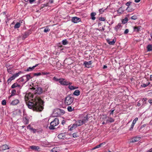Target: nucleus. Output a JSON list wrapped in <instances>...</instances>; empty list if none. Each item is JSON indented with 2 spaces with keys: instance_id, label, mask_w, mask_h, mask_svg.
Here are the masks:
<instances>
[{
  "instance_id": "obj_30",
  "label": "nucleus",
  "mask_w": 152,
  "mask_h": 152,
  "mask_svg": "<svg viewBox=\"0 0 152 152\" xmlns=\"http://www.w3.org/2000/svg\"><path fill=\"white\" fill-rule=\"evenodd\" d=\"M121 27V23H119L118 25L116 26L115 28V29L117 31L119 28H120Z\"/></svg>"
},
{
  "instance_id": "obj_35",
  "label": "nucleus",
  "mask_w": 152,
  "mask_h": 152,
  "mask_svg": "<svg viewBox=\"0 0 152 152\" xmlns=\"http://www.w3.org/2000/svg\"><path fill=\"white\" fill-rule=\"evenodd\" d=\"M67 110L69 112H72L74 110V108L71 106H69L67 107Z\"/></svg>"
},
{
  "instance_id": "obj_54",
  "label": "nucleus",
  "mask_w": 152,
  "mask_h": 152,
  "mask_svg": "<svg viewBox=\"0 0 152 152\" xmlns=\"http://www.w3.org/2000/svg\"><path fill=\"white\" fill-rule=\"evenodd\" d=\"M114 110H111V112H110V115L111 114H113V112L114 111Z\"/></svg>"
},
{
  "instance_id": "obj_43",
  "label": "nucleus",
  "mask_w": 152,
  "mask_h": 152,
  "mask_svg": "<svg viewBox=\"0 0 152 152\" xmlns=\"http://www.w3.org/2000/svg\"><path fill=\"white\" fill-rule=\"evenodd\" d=\"M42 75V73H35L34 74V76H39Z\"/></svg>"
},
{
  "instance_id": "obj_40",
  "label": "nucleus",
  "mask_w": 152,
  "mask_h": 152,
  "mask_svg": "<svg viewBox=\"0 0 152 152\" xmlns=\"http://www.w3.org/2000/svg\"><path fill=\"white\" fill-rule=\"evenodd\" d=\"M50 30L48 28H46L45 29L44 31L45 32H48Z\"/></svg>"
},
{
  "instance_id": "obj_5",
  "label": "nucleus",
  "mask_w": 152,
  "mask_h": 152,
  "mask_svg": "<svg viewBox=\"0 0 152 152\" xmlns=\"http://www.w3.org/2000/svg\"><path fill=\"white\" fill-rule=\"evenodd\" d=\"M59 83L62 85L66 86L70 84V83L67 81L65 79L61 78L60 79Z\"/></svg>"
},
{
  "instance_id": "obj_32",
  "label": "nucleus",
  "mask_w": 152,
  "mask_h": 152,
  "mask_svg": "<svg viewBox=\"0 0 152 152\" xmlns=\"http://www.w3.org/2000/svg\"><path fill=\"white\" fill-rule=\"evenodd\" d=\"M14 79H15L14 78V77L12 76V77H10L8 79L7 81L8 83H9L11 82L12 80H14Z\"/></svg>"
},
{
  "instance_id": "obj_2",
  "label": "nucleus",
  "mask_w": 152,
  "mask_h": 152,
  "mask_svg": "<svg viewBox=\"0 0 152 152\" xmlns=\"http://www.w3.org/2000/svg\"><path fill=\"white\" fill-rule=\"evenodd\" d=\"M88 120L87 115L81 116L80 117L79 119L76 122L75 124L77 126H81L83 124L87 122Z\"/></svg>"
},
{
  "instance_id": "obj_19",
  "label": "nucleus",
  "mask_w": 152,
  "mask_h": 152,
  "mask_svg": "<svg viewBox=\"0 0 152 152\" xmlns=\"http://www.w3.org/2000/svg\"><path fill=\"white\" fill-rule=\"evenodd\" d=\"M141 27H140V26H139V27L135 26V27H134V28H134V31H135V32H138L139 31H140Z\"/></svg>"
},
{
  "instance_id": "obj_48",
  "label": "nucleus",
  "mask_w": 152,
  "mask_h": 152,
  "mask_svg": "<svg viewBox=\"0 0 152 152\" xmlns=\"http://www.w3.org/2000/svg\"><path fill=\"white\" fill-rule=\"evenodd\" d=\"M129 32V30L128 29H127L124 32V34H127Z\"/></svg>"
},
{
  "instance_id": "obj_37",
  "label": "nucleus",
  "mask_w": 152,
  "mask_h": 152,
  "mask_svg": "<svg viewBox=\"0 0 152 152\" xmlns=\"http://www.w3.org/2000/svg\"><path fill=\"white\" fill-rule=\"evenodd\" d=\"M62 44L64 45H66L68 43V42L66 39L63 40L62 41Z\"/></svg>"
},
{
  "instance_id": "obj_15",
  "label": "nucleus",
  "mask_w": 152,
  "mask_h": 152,
  "mask_svg": "<svg viewBox=\"0 0 152 152\" xmlns=\"http://www.w3.org/2000/svg\"><path fill=\"white\" fill-rule=\"evenodd\" d=\"M70 83V84H69L68 88L70 90H72L78 88L77 87L72 86L71 85L72 83Z\"/></svg>"
},
{
  "instance_id": "obj_13",
  "label": "nucleus",
  "mask_w": 152,
  "mask_h": 152,
  "mask_svg": "<svg viewBox=\"0 0 152 152\" xmlns=\"http://www.w3.org/2000/svg\"><path fill=\"white\" fill-rule=\"evenodd\" d=\"M140 139V137H136L133 138L131 141V142H134L138 141Z\"/></svg>"
},
{
  "instance_id": "obj_34",
  "label": "nucleus",
  "mask_w": 152,
  "mask_h": 152,
  "mask_svg": "<svg viewBox=\"0 0 152 152\" xmlns=\"http://www.w3.org/2000/svg\"><path fill=\"white\" fill-rule=\"evenodd\" d=\"M150 83L149 82H148V83H147L146 84L142 83L141 85V86L142 87H145L147 86L149 84H150Z\"/></svg>"
},
{
  "instance_id": "obj_11",
  "label": "nucleus",
  "mask_w": 152,
  "mask_h": 152,
  "mask_svg": "<svg viewBox=\"0 0 152 152\" xmlns=\"http://www.w3.org/2000/svg\"><path fill=\"white\" fill-rule=\"evenodd\" d=\"M58 138L60 139H64L65 137V133H64L60 134L58 136Z\"/></svg>"
},
{
  "instance_id": "obj_21",
  "label": "nucleus",
  "mask_w": 152,
  "mask_h": 152,
  "mask_svg": "<svg viewBox=\"0 0 152 152\" xmlns=\"http://www.w3.org/2000/svg\"><path fill=\"white\" fill-rule=\"evenodd\" d=\"M147 48L148 51H152V45L149 44L147 46Z\"/></svg>"
},
{
  "instance_id": "obj_14",
  "label": "nucleus",
  "mask_w": 152,
  "mask_h": 152,
  "mask_svg": "<svg viewBox=\"0 0 152 152\" xmlns=\"http://www.w3.org/2000/svg\"><path fill=\"white\" fill-rule=\"evenodd\" d=\"M59 149L58 147H55L50 150L51 152H58L59 151Z\"/></svg>"
},
{
  "instance_id": "obj_45",
  "label": "nucleus",
  "mask_w": 152,
  "mask_h": 152,
  "mask_svg": "<svg viewBox=\"0 0 152 152\" xmlns=\"http://www.w3.org/2000/svg\"><path fill=\"white\" fill-rule=\"evenodd\" d=\"M137 17L136 16H133L131 17V19L133 20H136L137 19Z\"/></svg>"
},
{
  "instance_id": "obj_58",
  "label": "nucleus",
  "mask_w": 152,
  "mask_h": 152,
  "mask_svg": "<svg viewBox=\"0 0 152 152\" xmlns=\"http://www.w3.org/2000/svg\"><path fill=\"white\" fill-rule=\"evenodd\" d=\"M134 120L136 122L138 120V118H136Z\"/></svg>"
},
{
  "instance_id": "obj_10",
  "label": "nucleus",
  "mask_w": 152,
  "mask_h": 152,
  "mask_svg": "<svg viewBox=\"0 0 152 152\" xmlns=\"http://www.w3.org/2000/svg\"><path fill=\"white\" fill-rule=\"evenodd\" d=\"M19 100L17 99H15L12 100L10 102V104L12 105L17 104L19 102Z\"/></svg>"
},
{
  "instance_id": "obj_51",
  "label": "nucleus",
  "mask_w": 152,
  "mask_h": 152,
  "mask_svg": "<svg viewBox=\"0 0 152 152\" xmlns=\"http://www.w3.org/2000/svg\"><path fill=\"white\" fill-rule=\"evenodd\" d=\"M31 130H32V132L34 133H35L37 131L36 129H33V128Z\"/></svg>"
},
{
  "instance_id": "obj_31",
  "label": "nucleus",
  "mask_w": 152,
  "mask_h": 152,
  "mask_svg": "<svg viewBox=\"0 0 152 152\" xmlns=\"http://www.w3.org/2000/svg\"><path fill=\"white\" fill-rule=\"evenodd\" d=\"M20 23L17 22L14 26V28H18L20 26Z\"/></svg>"
},
{
  "instance_id": "obj_47",
  "label": "nucleus",
  "mask_w": 152,
  "mask_h": 152,
  "mask_svg": "<svg viewBox=\"0 0 152 152\" xmlns=\"http://www.w3.org/2000/svg\"><path fill=\"white\" fill-rule=\"evenodd\" d=\"M53 80L56 81H59L60 80V79H58L55 77H53Z\"/></svg>"
},
{
  "instance_id": "obj_42",
  "label": "nucleus",
  "mask_w": 152,
  "mask_h": 152,
  "mask_svg": "<svg viewBox=\"0 0 152 152\" xmlns=\"http://www.w3.org/2000/svg\"><path fill=\"white\" fill-rule=\"evenodd\" d=\"M41 73H42V75H47L50 74V73L49 72H43Z\"/></svg>"
},
{
  "instance_id": "obj_57",
  "label": "nucleus",
  "mask_w": 152,
  "mask_h": 152,
  "mask_svg": "<svg viewBox=\"0 0 152 152\" xmlns=\"http://www.w3.org/2000/svg\"><path fill=\"white\" fill-rule=\"evenodd\" d=\"M136 121H135L134 120L133 121V122L132 123V124H135L136 123Z\"/></svg>"
},
{
  "instance_id": "obj_4",
  "label": "nucleus",
  "mask_w": 152,
  "mask_h": 152,
  "mask_svg": "<svg viewBox=\"0 0 152 152\" xmlns=\"http://www.w3.org/2000/svg\"><path fill=\"white\" fill-rule=\"evenodd\" d=\"M74 100L73 98L70 95L67 96L66 98L64 103L66 105H69L71 104Z\"/></svg>"
},
{
  "instance_id": "obj_18",
  "label": "nucleus",
  "mask_w": 152,
  "mask_h": 152,
  "mask_svg": "<svg viewBox=\"0 0 152 152\" xmlns=\"http://www.w3.org/2000/svg\"><path fill=\"white\" fill-rule=\"evenodd\" d=\"M30 148L33 150H38L39 149V146L35 145H32L30 146Z\"/></svg>"
},
{
  "instance_id": "obj_28",
  "label": "nucleus",
  "mask_w": 152,
  "mask_h": 152,
  "mask_svg": "<svg viewBox=\"0 0 152 152\" xmlns=\"http://www.w3.org/2000/svg\"><path fill=\"white\" fill-rule=\"evenodd\" d=\"M16 93V91L15 90H13L12 91L11 94V95L9 97V98H10L11 97L13 96L14 95H15Z\"/></svg>"
},
{
  "instance_id": "obj_16",
  "label": "nucleus",
  "mask_w": 152,
  "mask_h": 152,
  "mask_svg": "<svg viewBox=\"0 0 152 152\" xmlns=\"http://www.w3.org/2000/svg\"><path fill=\"white\" fill-rule=\"evenodd\" d=\"M1 148L2 150H4L9 149V146L7 145L6 144L2 145L1 146Z\"/></svg>"
},
{
  "instance_id": "obj_23",
  "label": "nucleus",
  "mask_w": 152,
  "mask_h": 152,
  "mask_svg": "<svg viewBox=\"0 0 152 152\" xmlns=\"http://www.w3.org/2000/svg\"><path fill=\"white\" fill-rule=\"evenodd\" d=\"M80 94V91L79 90H77L74 91L73 93V94L76 96H78Z\"/></svg>"
},
{
  "instance_id": "obj_52",
  "label": "nucleus",
  "mask_w": 152,
  "mask_h": 152,
  "mask_svg": "<svg viewBox=\"0 0 152 152\" xmlns=\"http://www.w3.org/2000/svg\"><path fill=\"white\" fill-rule=\"evenodd\" d=\"M146 98H143L142 100V101L144 102H145L146 100Z\"/></svg>"
},
{
  "instance_id": "obj_56",
  "label": "nucleus",
  "mask_w": 152,
  "mask_h": 152,
  "mask_svg": "<svg viewBox=\"0 0 152 152\" xmlns=\"http://www.w3.org/2000/svg\"><path fill=\"white\" fill-rule=\"evenodd\" d=\"M152 152V148L150 149L149 150L147 151V152Z\"/></svg>"
},
{
  "instance_id": "obj_3",
  "label": "nucleus",
  "mask_w": 152,
  "mask_h": 152,
  "mask_svg": "<svg viewBox=\"0 0 152 152\" xmlns=\"http://www.w3.org/2000/svg\"><path fill=\"white\" fill-rule=\"evenodd\" d=\"M59 124V121L58 118H56L50 123V126L49 128L50 129H53L54 127Z\"/></svg>"
},
{
  "instance_id": "obj_29",
  "label": "nucleus",
  "mask_w": 152,
  "mask_h": 152,
  "mask_svg": "<svg viewBox=\"0 0 152 152\" xmlns=\"http://www.w3.org/2000/svg\"><path fill=\"white\" fill-rule=\"evenodd\" d=\"M117 12L118 13L120 14L123 13L124 12V11L123 10L122 8L121 7L119 8L117 10Z\"/></svg>"
},
{
  "instance_id": "obj_6",
  "label": "nucleus",
  "mask_w": 152,
  "mask_h": 152,
  "mask_svg": "<svg viewBox=\"0 0 152 152\" xmlns=\"http://www.w3.org/2000/svg\"><path fill=\"white\" fill-rule=\"evenodd\" d=\"M32 90V91H33V92L35 94H41L42 92V89L40 87H37L36 88H33Z\"/></svg>"
},
{
  "instance_id": "obj_12",
  "label": "nucleus",
  "mask_w": 152,
  "mask_h": 152,
  "mask_svg": "<svg viewBox=\"0 0 152 152\" xmlns=\"http://www.w3.org/2000/svg\"><path fill=\"white\" fill-rule=\"evenodd\" d=\"M107 43L109 44L113 45L115 44V42L116 40L114 39L113 40H110V39H107Z\"/></svg>"
},
{
  "instance_id": "obj_53",
  "label": "nucleus",
  "mask_w": 152,
  "mask_h": 152,
  "mask_svg": "<svg viewBox=\"0 0 152 152\" xmlns=\"http://www.w3.org/2000/svg\"><path fill=\"white\" fill-rule=\"evenodd\" d=\"M148 102L149 103H150V104H152V99H150L148 100Z\"/></svg>"
},
{
  "instance_id": "obj_9",
  "label": "nucleus",
  "mask_w": 152,
  "mask_h": 152,
  "mask_svg": "<svg viewBox=\"0 0 152 152\" xmlns=\"http://www.w3.org/2000/svg\"><path fill=\"white\" fill-rule=\"evenodd\" d=\"M72 21L75 23H77L80 21L81 19L77 17H74L72 18Z\"/></svg>"
},
{
  "instance_id": "obj_60",
  "label": "nucleus",
  "mask_w": 152,
  "mask_h": 152,
  "mask_svg": "<svg viewBox=\"0 0 152 152\" xmlns=\"http://www.w3.org/2000/svg\"><path fill=\"white\" fill-rule=\"evenodd\" d=\"M137 105L139 107L140 106L141 104L140 103L138 102Z\"/></svg>"
},
{
  "instance_id": "obj_26",
  "label": "nucleus",
  "mask_w": 152,
  "mask_h": 152,
  "mask_svg": "<svg viewBox=\"0 0 152 152\" xmlns=\"http://www.w3.org/2000/svg\"><path fill=\"white\" fill-rule=\"evenodd\" d=\"M114 121V120L113 118H112L111 117H109L108 118V119H107V122L111 123V122H113Z\"/></svg>"
},
{
  "instance_id": "obj_63",
  "label": "nucleus",
  "mask_w": 152,
  "mask_h": 152,
  "mask_svg": "<svg viewBox=\"0 0 152 152\" xmlns=\"http://www.w3.org/2000/svg\"><path fill=\"white\" fill-rule=\"evenodd\" d=\"M107 67V66H105V65L104 66H103V68L104 69L106 68Z\"/></svg>"
},
{
  "instance_id": "obj_24",
  "label": "nucleus",
  "mask_w": 152,
  "mask_h": 152,
  "mask_svg": "<svg viewBox=\"0 0 152 152\" xmlns=\"http://www.w3.org/2000/svg\"><path fill=\"white\" fill-rule=\"evenodd\" d=\"M77 126L76 124H73V125L71 127H69V130L70 131H72V130H73V129L76 128Z\"/></svg>"
},
{
  "instance_id": "obj_41",
  "label": "nucleus",
  "mask_w": 152,
  "mask_h": 152,
  "mask_svg": "<svg viewBox=\"0 0 152 152\" xmlns=\"http://www.w3.org/2000/svg\"><path fill=\"white\" fill-rule=\"evenodd\" d=\"M6 100H3L2 101L1 104L2 105H5L6 104Z\"/></svg>"
},
{
  "instance_id": "obj_49",
  "label": "nucleus",
  "mask_w": 152,
  "mask_h": 152,
  "mask_svg": "<svg viewBox=\"0 0 152 152\" xmlns=\"http://www.w3.org/2000/svg\"><path fill=\"white\" fill-rule=\"evenodd\" d=\"M73 137L75 138L76 137H77V134L75 133L73 134Z\"/></svg>"
},
{
  "instance_id": "obj_64",
  "label": "nucleus",
  "mask_w": 152,
  "mask_h": 152,
  "mask_svg": "<svg viewBox=\"0 0 152 152\" xmlns=\"http://www.w3.org/2000/svg\"><path fill=\"white\" fill-rule=\"evenodd\" d=\"M150 35L151 38H152V34H151Z\"/></svg>"
},
{
  "instance_id": "obj_8",
  "label": "nucleus",
  "mask_w": 152,
  "mask_h": 152,
  "mask_svg": "<svg viewBox=\"0 0 152 152\" xmlns=\"http://www.w3.org/2000/svg\"><path fill=\"white\" fill-rule=\"evenodd\" d=\"M92 64L91 61H85L84 62L83 64V65L85 67L88 68H89L91 67V65Z\"/></svg>"
},
{
  "instance_id": "obj_33",
  "label": "nucleus",
  "mask_w": 152,
  "mask_h": 152,
  "mask_svg": "<svg viewBox=\"0 0 152 152\" xmlns=\"http://www.w3.org/2000/svg\"><path fill=\"white\" fill-rule=\"evenodd\" d=\"M131 3V2H128L127 3H126V5L128 6V7L127 8V10H128L129 11H132V10H129V6L130 5V4Z\"/></svg>"
},
{
  "instance_id": "obj_44",
  "label": "nucleus",
  "mask_w": 152,
  "mask_h": 152,
  "mask_svg": "<svg viewBox=\"0 0 152 152\" xmlns=\"http://www.w3.org/2000/svg\"><path fill=\"white\" fill-rule=\"evenodd\" d=\"M99 19L100 20L102 21H104L105 20V19L104 18H103V17H100L99 18Z\"/></svg>"
},
{
  "instance_id": "obj_27",
  "label": "nucleus",
  "mask_w": 152,
  "mask_h": 152,
  "mask_svg": "<svg viewBox=\"0 0 152 152\" xmlns=\"http://www.w3.org/2000/svg\"><path fill=\"white\" fill-rule=\"evenodd\" d=\"M105 144V143H102L99 145H97V146H95V147H94V148H93L92 149V150H94L95 149H96V148H100L101 146H102V145H104Z\"/></svg>"
},
{
  "instance_id": "obj_22",
  "label": "nucleus",
  "mask_w": 152,
  "mask_h": 152,
  "mask_svg": "<svg viewBox=\"0 0 152 152\" xmlns=\"http://www.w3.org/2000/svg\"><path fill=\"white\" fill-rule=\"evenodd\" d=\"M17 87H20V85L17 83H15L13 84L11 86L12 88H14Z\"/></svg>"
},
{
  "instance_id": "obj_20",
  "label": "nucleus",
  "mask_w": 152,
  "mask_h": 152,
  "mask_svg": "<svg viewBox=\"0 0 152 152\" xmlns=\"http://www.w3.org/2000/svg\"><path fill=\"white\" fill-rule=\"evenodd\" d=\"M23 122L25 124H26L28 123V120L26 116L23 117Z\"/></svg>"
},
{
  "instance_id": "obj_36",
  "label": "nucleus",
  "mask_w": 152,
  "mask_h": 152,
  "mask_svg": "<svg viewBox=\"0 0 152 152\" xmlns=\"http://www.w3.org/2000/svg\"><path fill=\"white\" fill-rule=\"evenodd\" d=\"M20 72H18V73H16L14 74L12 76L14 77V78L15 79L19 75L20 73Z\"/></svg>"
},
{
  "instance_id": "obj_39",
  "label": "nucleus",
  "mask_w": 152,
  "mask_h": 152,
  "mask_svg": "<svg viewBox=\"0 0 152 152\" xmlns=\"http://www.w3.org/2000/svg\"><path fill=\"white\" fill-rule=\"evenodd\" d=\"M104 10L103 8L100 9L99 10V12L100 14H102L104 12V10Z\"/></svg>"
},
{
  "instance_id": "obj_59",
  "label": "nucleus",
  "mask_w": 152,
  "mask_h": 152,
  "mask_svg": "<svg viewBox=\"0 0 152 152\" xmlns=\"http://www.w3.org/2000/svg\"><path fill=\"white\" fill-rule=\"evenodd\" d=\"M7 71H8V72H9V73H10L11 72V70H10V69H7Z\"/></svg>"
},
{
  "instance_id": "obj_62",
  "label": "nucleus",
  "mask_w": 152,
  "mask_h": 152,
  "mask_svg": "<svg viewBox=\"0 0 152 152\" xmlns=\"http://www.w3.org/2000/svg\"><path fill=\"white\" fill-rule=\"evenodd\" d=\"M150 80H152V75H150Z\"/></svg>"
},
{
  "instance_id": "obj_61",
  "label": "nucleus",
  "mask_w": 152,
  "mask_h": 152,
  "mask_svg": "<svg viewBox=\"0 0 152 152\" xmlns=\"http://www.w3.org/2000/svg\"><path fill=\"white\" fill-rule=\"evenodd\" d=\"M53 2V0H50L49 1V2H50V3H52Z\"/></svg>"
},
{
  "instance_id": "obj_17",
  "label": "nucleus",
  "mask_w": 152,
  "mask_h": 152,
  "mask_svg": "<svg viewBox=\"0 0 152 152\" xmlns=\"http://www.w3.org/2000/svg\"><path fill=\"white\" fill-rule=\"evenodd\" d=\"M38 65V64H36L35 65L31 67H29L27 69L26 71H31L33 70L34 68Z\"/></svg>"
},
{
  "instance_id": "obj_1",
  "label": "nucleus",
  "mask_w": 152,
  "mask_h": 152,
  "mask_svg": "<svg viewBox=\"0 0 152 152\" xmlns=\"http://www.w3.org/2000/svg\"><path fill=\"white\" fill-rule=\"evenodd\" d=\"M26 104L28 107L34 110L41 111L43 109V101L39 97L31 93H26L25 96Z\"/></svg>"
},
{
  "instance_id": "obj_25",
  "label": "nucleus",
  "mask_w": 152,
  "mask_h": 152,
  "mask_svg": "<svg viewBox=\"0 0 152 152\" xmlns=\"http://www.w3.org/2000/svg\"><path fill=\"white\" fill-rule=\"evenodd\" d=\"M96 15V13L95 12H92L91 14V18L92 20H95L96 19L95 16Z\"/></svg>"
},
{
  "instance_id": "obj_38",
  "label": "nucleus",
  "mask_w": 152,
  "mask_h": 152,
  "mask_svg": "<svg viewBox=\"0 0 152 152\" xmlns=\"http://www.w3.org/2000/svg\"><path fill=\"white\" fill-rule=\"evenodd\" d=\"M128 21V19L127 18H125L122 21V23L125 24Z\"/></svg>"
},
{
  "instance_id": "obj_55",
  "label": "nucleus",
  "mask_w": 152,
  "mask_h": 152,
  "mask_svg": "<svg viewBox=\"0 0 152 152\" xmlns=\"http://www.w3.org/2000/svg\"><path fill=\"white\" fill-rule=\"evenodd\" d=\"M140 0H135L134 1L136 3H138L140 1Z\"/></svg>"
},
{
  "instance_id": "obj_50",
  "label": "nucleus",
  "mask_w": 152,
  "mask_h": 152,
  "mask_svg": "<svg viewBox=\"0 0 152 152\" xmlns=\"http://www.w3.org/2000/svg\"><path fill=\"white\" fill-rule=\"evenodd\" d=\"M27 128L30 130H31L32 129V128H31L30 125H29L28 126Z\"/></svg>"
},
{
  "instance_id": "obj_7",
  "label": "nucleus",
  "mask_w": 152,
  "mask_h": 152,
  "mask_svg": "<svg viewBox=\"0 0 152 152\" xmlns=\"http://www.w3.org/2000/svg\"><path fill=\"white\" fill-rule=\"evenodd\" d=\"M31 76L29 75L23 76L21 78V80L24 83H26L31 78Z\"/></svg>"
},
{
  "instance_id": "obj_46",
  "label": "nucleus",
  "mask_w": 152,
  "mask_h": 152,
  "mask_svg": "<svg viewBox=\"0 0 152 152\" xmlns=\"http://www.w3.org/2000/svg\"><path fill=\"white\" fill-rule=\"evenodd\" d=\"M134 124H132L131 125V128L129 129V130H130L131 131V130H132V129H133V127L134 126Z\"/></svg>"
}]
</instances>
